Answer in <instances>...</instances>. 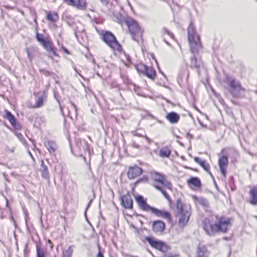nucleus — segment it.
<instances>
[{
	"instance_id": "f257e3e1",
	"label": "nucleus",
	"mask_w": 257,
	"mask_h": 257,
	"mask_svg": "<svg viewBox=\"0 0 257 257\" xmlns=\"http://www.w3.org/2000/svg\"><path fill=\"white\" fill-rule=\"evenodd\" d=\"M188 39L190 44V51L193 55L191 57L190 67L196 70L198 75H200V70L203 65L200 60H198L195 54H197L202 48L199 35L197 34L195 27L192 23L188 28Z\"/></svg>"
},
{
	"instance_id": "f03ea898",
	"label": "nucleus",
	"mask_w": 257,
	"mask_h": 257,
	"mask_svg": "<svg viewBox=\"0 0 257 257\" xmlns=\"http://www.w3.org/2000/svg\"><path fill=\"white\" fill-rule=\"evenodd\" d=\"M230 225V219L224 217H219L211 215L203 222V228L209 236L214 235L216 232H226Z\"/></svg>"
},
{
	"instance_id": "7ed1b4c3",
	"label": "nucleus",
	"mask_w": 257,
	"mask_h": 257,
	"mask_svg": "<svg viewBox=\"0 0 257 257\" xmlns=\"http://www.w3.org/2000/svg\"><path fill=\"white\" fill-rule=\"evenodd\" d=\"M136 200L140 208L145 211H150L154 214L157 217H163L167 218L169 221L171 220V214L166 211L161 210L155 207H153L147 204V200L142 195H137Z\"/></svg>"
},
{
	"instance_id": "20e7f679",
	"label": "nucleus",
	"mask_w": 257,
	"mask_h": 257,
	"mask_svg": "<svg viewBox=\"0 0 257 257\" xmlns=\"http://www.w3.org/2000/svg\"><path fill=\"white\" fill-rule=\"evenodd\" d=\"M176 212L180 215L178 220L179 226H185L188 222L191 215V206L184 204L180 199H178L176 201Z\"/></svg>"
},
{
	"instance_id": "39448f33",
	"label": "nucleus",
	"mask_w": 257,
	"mask_h": 257,
	"mask_svg": "<svg viewBox=\"0 0 257 257\" xmlns=\"http://www.w3.org/2000/svg\"><path fill=\"white\" fill-rule=\"evenodd\" d=\"M125 23L128 27L132 39L139 43L140 40L142 39L144 30L140 27L136 21L131 18H127L125 20Z\"/></svg>"
},
{
	"instance_id": "423d86ee",
	"label": "nucleus",
	"mask_w": 257,
	"mask_h": 257,
	"mask_svg": "<svg viewBox=\"0 0 257 257\" xmlns=\"http://www.w3.org/2000/svg\"><path fill=\"white\" fill-rule=\"evenodd\" d=\"M101 38L103 41L113 50L120 52L122 47L118 43L115 36L110 31H102Z\"/></svg>"
},
{
	"instance_id": "0eeeda50",
	"label": "nucleus",
	"mask_w": 257,
	"mask_h": 257,
	"mask_svg": "<svg viewBox=\"0 0 257 257\" xmlns=\"http://www.w3.org/2000/svg\"><path fill=\"white\" fill-rule=\"evenodd\" d=\"M143 241H147L151 246L163 253H166L169 249L168 245L164 242L156 239L152 236H145Z\"/></svg>"
},
{
	"instance_id": "6e6552de",
	"label": "nucleus",
	"mask_w": 257,
	"mask_h": 257,
	"mask_svg": "<svg viewBox=\"0 0 257 257\" xmlns=\"http://www.w3.org/2000/svg\"><path fill=\"white\" fill-rule=\"evenodd\" d=\"M3 116L10 122L12 126V129L14 131H18L22 130V126L20 122L17 120L15 116L10 111L5 109Z\"/></svg>"
},
{
	"instance_id": "1a4fd4ad",
	"label": "nucleus",
	"mask_w": 257,
	"mask_h": 257,
	"mask_svg": "<svg viewBox=\"0 0 257 257\" xmlns=\"http://www.w3.org/2000/svg\"><path fill=\"white\" fill-rule=\"evenodd\" d=\"M143 172V169L137 165L130 166L128 168L127 176L129 179L133 180L142 175Z\"/></svg>"
},
{
	"instance_id": "9d476101",
	"label": "nucleus",
	"mask_w": 257,
	"mask_h": 257,
	"mask_svg": "<svg viewBox=\"0 0 257 257\" xmlns=\"http://www.w3.org/2000/svg\"><path fill=\"white\" fill-rule=\"evenodd\" d=\"M152 177L154 181L161 184L160 186H164L168 188H170L172 187L171 183L168 180L165 179L162 174L155 172L152 173Z\"/></svg>"
},
{
	"instance_id": "9b49d317",
	"label": "nucleus",
	"mask_w": 257,
	"mask_h": 257,
	"mask_svg": "<svg viewBox=\"0 0 257 257\" xmlns=\"http://www.w3.org/2000/svg\"><path fill=\"white\" fill-rule=\"evenodd\" d=\"M121 205L125 209L133 208V201L129 192L120 196Z\"/></svg>"
},
{
	"instance_id": "f8f14e48",
	"label": "nucleus",
	"mask_w": 257,
	"mask_h": 257,
	"mask_svg": "<svg viewBox=\"0 0 257 257\" xmlns=\"http://www.w3.org/2000/svg\"><path fill=\"white\" fill-rule=\"evenodd\" d=\"M228 158L226 156H223L219 158L218 165L220 172L224 177H226V168L228 165Z\"/></svg>"
},
{
	"instance_id": "ddd939ff",
	"label": "nucleus",
	"mask_w": 257,
	"mask_h": 257,
	"mask_svg": "<svg viewBox=\"0 0 257 257\" xmlns=\"http://www.w3.org/2000/svg\"><path fill=\"white\" fill-rule=\"evenodd\" d=\"M189 187L193 190L201 188L202 184L200 179L197 177H191L187 180Z\"/></svg>"
},
{
	"instance_id": "4468645a",
	"label": "nucleus",
	"mask_w": 257,
	"mask_h": 257,
	"mask_svg": "<svg viewBox=\"0 0 257 257\" xmlns=\"http://www.w3.org/2000/svg\"><path fill=\"white\" fill-rule=\"evenodd\" d=\"M165 223L161 220L153 221L152 227L153 231L156 233H162L165 228Z\"/></svg>"
},
{
	"instance_id": "2eb2a0df",
	"label": "nucleus",
	"mask_w": 257,
	"mask_h": 257,
	"mask_svg": "<svg viewBox=\"0 0 257 257\" xmlns=\"http://www.w3.org/2000/svg\"><path fill=\"white\" fill-rule=\"evenodd\" d=\"M75 146L80 152H85L86 150L89 152V146L85 140H82L80 138L75 139Z\"/></svg>"
},
{
	"instance_id": "dca6fc26",
	"label": "nucleus",
	"mask_w": 257,
	"mask_h": 257,
	"mask_svg": "<svg viewBox=\"0 0 257 257\" xmlns=\"http://www.w3.org/2000/svg\"><path fill=\"white\" fill-rule=\"evenodd\" d=\"M210 251L206 246L200 244H198L196 251V257H208Z\"/></svg>"
},
{
	"instance_id": "f3484780",
	"label": "nucleus",
	"mask_w": 257,
	"mask_h": 257,
	"mask_svg": "<svg viewBox=\"0 0 257 257\" xmlns=\"http://www.w3.org/2000/svg\"><path fill=\"white\" fill-rule=\"evenodd\" d=\"M228 91L234 97H241L244 94L245 89L240 84Z\"/></svg>"
},
{
	"instance_id": "a211bd4d",
	"label": "nucleus",
	"mask_w": 257,
	"mask_h": 257,
	"mask_svg": "<svg viewBox=\"0 0 257 257\" xmlns=\"http://www.w3.org/2000/svg\"><path fill=\"white\" fill-rule=\"evenodd\" d=\"M225 81L228 86V91L240 84L233 77L228 75L225 76Z\"/></svg>"
},
{
	"instance_id": "6ab92c4d",
	"label": "nucleus",
	"mask_w": 257,
	"mask_h": 257,
	"mask_svg": "<svg viewBox=\"0 0 257 257\" xmlns=\"http://www.w3.org/2000/svg\"><path fill=\"white\" fill-rule=\"evenodd\" d=\"M249 202L252 205H257V187H251L249 192Z\"/></svg>"
},
{
	"instance_id": "aec40b11",
	"label": "nucleus",
	"mask_w": 257,
	"mask_h": 257,
	"mask_svg": "<svg viewBox=\"0 0 257 257\" xmlns=\"http://www.w3.org/2000/svg\"><path fill=\"white\" fill-rule=\"evenodd\" d=\"M44 146L46 147L51 155L54 154L58 149L56 143L52 140H48L44 143Z\"/></svg>"
},
{
	"instance_id": "412c9836",
	"label": "nucleus",
	"mask_w": 257,
	"mask_h": 257,
	"mask_svg": "<svg viewBox=\"0 0 257 257\" xmlns=\"http://www.w3.org/2000/svg\"><path fill=\"white\" fill-rule=\"evenodd\" d=\"M189 77V71L187 67L182 69L179 73L177 81L181 84L185 81L187 82Z\"/></svg>"
},
{
	"instance_id": "4be33fe9",
	"label": "nucleus",
	"mask_w": 257,
	"mask_h": 257,
	"mask_svg": "<svg viewBox=\"0 0 257 257\" xmlns=\"http://www.w3.org/2000/svg\"><path fill=\"white\" fill-rule=\"evenodd\" d=\"M43 48L48 52H52L54 56H58L55 48L54 47L52 42L49 39H47L45 43L42 44Z\"/></svg>"
},
{
	"instance_id": "5701e85b",
	"label": "nucleus",
	"mask_w": 257,
	"mask_h": 257,
	"mask_svg": "<svg viewBox=\"0 0 257 257\" xmlns=\"http://www.w3.org/2000/svg\"><path fill=\"white\" fill-rule=\"evenodd\" d=\"M41 169L40 171L42 174V177L43 179H46L48 182L50 181V173L48 169L47 166L45 165L44 162L43 160H41Z\"/></svg>"
},
{
	"instance_id": "b1692460",
	"label": "nucleus",
	"mask_w": 257,
	"mask_h": 257,
	"mask_svg": "<svg viewBox=\"0 0 257 257\" xmlns=\"http://www.w3.org/2000/svg\"><path fill=\"white\" fill-rule=\"evenodd\" d=\"M194 161L201 166L206 172L209 173L211 177L213 178V176L210 171V165L209 164L206 163L205 160H201L198 157H195Z\"/></svg>"
},
{
	"instance_id": "393cba45",
	"label": "nucleus",
	"mask_w": 257,
	"mask_h": 257,
	"mask_svg": "<svg viewBox=\"0 0 257 257\" xmlns=\"http://www.w3.org/2000/svg\"><path fill=\"white\" fill-rule=\"evenodd\" d=\"M166 118L171 123H176L179 120L180 115L175 112L172 111L167 113Z\"/></svg>"
},
{
	"instance_id": "a878e982",
	"label": "nucleus",
	"mask_w": 257,
	"mask_h": 257,
	"mask_svg": "<svg viewBox=\"0 0 257 257\" xmlns=\"http://www.w3.org/2000/svg\"><path fill=\"white\" fill-rule=\"evenodd\" d=\"M149 78L154 79L156 76V72L152 67H147L145 74Z\"/></svg>"
},
{
	"instance_id": "bb28decb",
	"label": "nucleus",
	"mask_w": 257,
	"mask_h": 257,
	"mask_svg": "<svg viewBox=\"0 0 257 257\" xmlns=\"http://www.w3.org/2000/svg\"><path fill=\"white\" fill-rule=\"evenodd\" d=\"M171 151L168 147H164L159 151V156L163 158H168L170 156Z\"/></svg>"
},
{
	"instance_id": "cd10ccee",
	"label": "nucleus",
	"mask_w": 257,
	"mask_h": 257,
	"mask_svg": "<svg viewBox=\"0 0 257 257\" xmlns=\"http://www.w3.org/2000/svg\"><path fill=\"white\" fill-rule=\"evenodd\" d=\"M74 248V245H72L69 246L67 249L63 250L62 256L63 257H72L73 248Z\"/></svg>"
},
{
	"instance_id": "c85d7f7f",
	"label": "nucleus",
	"mask_w": 257,
	"mask_h": 257,
	"mask_svg": "<svg viewBox=\"0 0 257 257\" xmlns=\"http://www.w3.org/2000/svg\"><path fill=\"white\" fill-rule=\"evenodd\" d=\"M47 19L52 22H56L59 19V16L57 13L49 12L47 15Z\"/></svg>"
},
{
	"instance_id": "c756f323",
	"label": "nucleus",
	"mask_w": 257,
	"mask_h": 257,
	"mask_svg": "<svg viewBox=\"0 0 257 257\" xmlns=\"http://www.w3.org/2000/svg\"><path fill=\"white\" fill-rule=\"evenodd\" d=\"M44 97L43 96H39L36 100V104L33 106V108H36L42 107L44 105Z\"/></svg>"
},
{
	"instance_id": "7c9ffc66",
	"label": "nucleus",
	"mask_w": 257,
	"mask_h": 257,
	"mask_svg": "<svg viewBox=\"0 0 257 257\" xmlns=\"http://www.w3.org/2000/svg\"><path fill=\"white\" fill-rule=\"evenodd\" d=\"M154 187L157 189L158 190L161 191L163 195V196L169 201H170V197L169 195L167 194V193L165 191L163 187L162 186H160V185H154Z\"/></svg>"
},
{
	"instance_id": "2f4dec72",
	"label": "nucleus",
	"mask_w": 257,
	"mask_h": 257,
	"mask_svg": "<svg viewBox=\"0 0 257 257\" xmlns=\"http://www.w3.org/2000/svg\"><path fill=\"white\" fill-rule=\"evenodd\" d=\"M37 257H46L45 250L41 248L40 245L37 243L36 244Z\"/></svg>"
},
{
	"instance_id": "473e14b6",
	"label": "nucleus",
	"mask_w": 257,
	"mask_h": 257,
	"mask_svg": "<svg viewBox=\"0 0 257 257\" xmlns=\"http://www.w3.org/2000/svg\"><path fill=\"white\" fill-rule=\"evenodd\" d=\"M36 39L41 45L45 43V42L48 39L43 34H40L38 32H37L36 34Z\"/></svg>"
},
{
	"instance_id": "72a5a7b5",
	"label": "nucleus",
	"mask_w": 257,
	"mask_h": 257,
	"mask_svg": "<svg viewBox=\"0 0 257 257\" xmlns=\"http://www.w3.org/2000/svg\"><path fill=\"white\" fill-rule=\"evenodd\" d=\"M14 134L15 136L18 138V139L20 140V141L24 144L26 143V140L24 139L23 135L21 133H18L17 131H14L13 129L11 128L10 129Z\"/></svg>"
},
{
	"instance_id": "f704fd0d",
	"label": "nucleus",
	"mask_w": 257,
	"mask_h": 257,
	"mask_svg": "<svg viewBox=\"0 0 257 257\" xmlns=\"http://www.w3.org/2000/svg\"><path fill=\"white\" fill-rule=\"evenodd\" d=\"M147 66L143 64H140L135 66L136 69L139 73L145 74V71L146 70Z\"/></svg>"
},
{
	"instance_id": "c9c22d12",
	"label": "nucleus",
	"mask_w": 257,
	"mask_h": 257,
	"mask_svg": "<svg viewBox=\"0 0 257 257\" xmlns=\"http://www.w3.org/2000/svg\"><path fill=\"white\" fill-rule=\"evenodd\" d=\"M77 7L78 8L83 10L86 8V0H77Z\"/></svg>"
},
{
	"instance_id": "e433bc0d",
	"label": "nucleus",
	"mask_w": 257,
	"mask_h": 257,
	"mask_svg": "<svg viewBox=\"0 0 257 257\" xmlns=\"http://www.w3.org/2000/svg\"><path fill=\"white\" fill-rule=\"evenodd\" d=\"M40 72L46 76H51L54 78L56 76V75L54 72L49 71L46 69H40Z\"/></svg>"
},
{
	"instance_id": "4c0bfd02",
	"label": "nucleus",
	"mask_w": 257,
	"mask_h": 257,
	"mask_svg": "<svg viewBox=\"0 0 257 257\" xmlns=\"http://www.w3.org/2000/svg\"><path fill=\"white\" fill-rule=\"evenodd\" d=\"M198 202L200 204L203 206L205 207H208L209 206V202L206 199L201 197L198 198Z\"/></svg>"
},
{
	"instance_id": "58836bf2",
	"label": "nucleus",
	"mask_w": 257,
	"mask_h": 257,
	"mask_svg": "<svg viewBox=\"0 0 257 257\" xmlns=\"http://www.w3.org/2000/svg\"><path fill=\"white\" fill-rule=\"evenodd\" d=\"M25 50L27 52L28 58L30 59V60L31 61L34 57V55L32 54L33 49L31 48H26Z\"/></svg>"
},
{
	"instance_id": "ea45409f",
	"label": "nucleus",
	"mask_w": 257,
	"mask_h": 257,
	"mask_svg": "<svg viewBox=\"0 0 257 257\" xmlns=\"http://www.w3.org/2000/svg\"><path fill=\"white\" fill-rule=\"evenodd\" d=\"M163 32L164 33L167 34L171 38L174 39V35H173V34L169 30H168L166 28H164L163 29Z\"/></svg>"
},
{
	"instance_id": "a19ab883",
	"label": "nucleus",
	"mask_w": 257,
	"mask_h": 257,
	"mask_svg": "<svg viewBox=\"0 0 257 257\" xmlns=\"http://www.w3.org/2000/svg\"><path fill=\"white\" fill-rule=\"evenodd\" d=\"M64 1L69 5L73 6H75L77 5V2L75 0H64Z\"/></svg>"
},
{
	"instance_id": "79ce46f5",
	"label": "nucleus",
	"mask_w": 257,
	"mask_h": 257,
	"mask_svg": "<svg viewBox=\"0 0 257 257\" xmlns=\"http://www.w3.org/2000/svg\"><path fill=\"white\" fill-rule=\"evenodd\" d=\"M148 178L147 177H144L136 181V182L135 183V185H137L139 184L140 183L142 182H148Z\"/></svg>"
},
{
	"instance_id": "37998d69",
	"label": "nucleus",
	"mask_w": 257,
	"mask_h": 257,
	"mask_svg": "<svg viewBox=\"0 0 257 257\" xmlns=\"http://www.w3.org/2000/svg\"><path fill=\"white\" fill-rule=\"evenodd\" d=\"M121 77L123 80V82L125 84H129V79L127 76L121 75Z\"/></svg>"
},
{
	"instance_id": "c03bdc74",
	"label": "nucleus",
	"mask_w": 257,
	"mask_h": 257,
	"mask_svg": "<svg viewBox=\"0 0 257 257\" xmlns=\"http://www.w3.org/2000/svg\"><path fill=\"white\" fill-rule=\"evenodd\" d=\"M60 46H61V49H60V50H62L66 54H70L69 51H68V50L67 48H66L65 47H64V46L62 44H61Z\"/></svg>"
},
{
	"instance_id": "a18cd8bd",
	"label": "nucleus",
	"mask_w": 257,
	"mask_h": 257,
	"mask_svg": "<svg viewBox=\"0 0 257 257\" xmlns=\"http://www.w3.org/2000/svg\"><path fill=\"white\" fill-rule=\"evenodd\" d=\"M15 149H16V147H13L12 148H10L9 146L6 147V151L8 152H10L11 153H14Z\"/></svg>"
},
{
	"instance_id": "49530a36",
	"label": "nucleus",
	"mask_w": 257,
	"mask_h": 257,
	"mask_svg": "<svg viewBox=\"0 0 257 257\" xmlns=\"http://www.w3.org/2000/svg\"><path fill=\"white\" fill-rule=\"evenodd\" d=\"M229 184L231 186V187H232L233 185H234V178L233 176H230L229 178Z\"/></svg>"
},
{
	"instance_id": "de8ad7c7",
	"label": "nucleus",
	"mask_w": 257,
	"mask_h": 257,
	"mask_svg": "<svg viewBox=\"0 0 257 257\" xmlns=\"http://www.w3.org/2000/svg\"><path fill=\"white\" fill-rule=\"evenodd\" d=\"M102 4L103 5H105L106 6H108V5L109 4V2L111 0H100Z\"/></svg>"
},
{
	"instance_id": "09e8293b",
	"label": "nucleus",
	"mask_w": 257,
	"mask_h": 257,
	"mask_svg": "<svg viewBox=\"0 0 257 257\" xmlns=\"http://www.w3.org/2000/svg\"><path fill=\"white\" fill-rule=\"evenodd\" d=\"M226 112L230 116H233V113L232 111V110L230 108H227L226 109Z\"/></svg>"
},
{
	"instance_id": "8fccbe9b",
	"label": "nucleus",
	"mask_w": 257,
	"mask_h": 257,
	"mask_svg": "<svg viewBox=\"0 0 257 257\" xmlns=\"http://www.w3.org/2000/svg\"><path fill=\"white\" fill-rule=\"evenodd\" d=\"M132 134L134 136H138L140 137H143V136L138 133L137 131H132L131 132Z\"/></svg>"
},
{
	"instance_id": "3c124183",
	"label": "nucleus",
	"mask_w": 257,
	"mask_h": 257,
	"mask_svg": "<svg viewBox=\"0 0 257 257\" xmlns=\"http://www.w3.org/2000/svg\"><path fill=\"white\" fill-rule=\"evenodd\" d=\"M0 124H3L5 126H6L7 128H8V129H11V127L6 123V122L5 121H3L1 119H0Z\"/></svg>"
},
{
	"instance_id": "603ef678",
	"label": "nucleus",
	"mask_w": 257,
	"mask_h": 257,
	"mask_svg": "<svg viewBox=\"0 0 257 257\" xmlns=\"http://www.w3.org/2000/svg\"><path fill=\"white\" fill-rule=\"evenodd\" d=\"M70 103L71 104V106L73 107L74 109L75 110L76 114H77V106H76V105L74 103H73L71 101L70 102Z\"/></svg>"
},
{
	"instance_id": "864d4df0",
	"label": "nucleus",
	"mask_w": 257,
	"mask_h": 257,
	"mask_svg": "<svg viewBox=\"0 0 257 257\" xmlns=\"http://www.w3.org/2000/svg\"><path fill=\"white\" fill-rule=\"evenodd\" d=\"M132 146L134 148L139 149L140 148V146L138 145L135 142H133Z\"/></svg>"
},
{
	"instance_id": "5fc2aeb1",
	"label": "nucleus",
	"mask_w": 257,
	"mask_h": 257,
	"mask_svg": "<svg viewBox=\"0 0 257 257\" xmlns=\"http://www.w3.org/2000/svg\"><path fill=\"white\" fill-rule=\"evenodd\" d=\"M96 257H104L103 253L100 251V249L99 250Z\"/></svg>"
},
{
	"instance_id": "6e6d98bb",
	"label": "nucleus",
	"mask_w": 257,
	"mask_h": 257,
	"mask_svg": "<svg viewBox=\"0 0 257 257\" xmlns=\"http://www.w3.org/2000/svg\"><path fill=\"white\" fill-rule=\"evenodd\" d=\"M28 153H29V156L31 157V158L32 159H33V160H34V158L33 156L32 155V153L30 151L28 152Z\"/></svg>"
},
{
	"instance_id": "4d7b16f0",
	"label": "nucleus",
	"mask_w": 257,
	"mask_h": 257,
	"mask_svg": "<svg viewBox=\"0 0 257 257\" xmlns=\"http://www.w3.org/2000/svg\"><path fill=\"white\" fill-rule=\"evenodd\" d=\"M145 138L146 139V140L148 141V142L149 143H150V142H151L150 139L148 137H147V136H145Z\"/></svg>"
},
{
	"instance_id": "13d9d810",
	"label": "nucleus",
	"mask_w": 257,
	"mask_h": 257,
	"mask_svg": "<svg viewBox=\"0 0 257 257\" xmlns=\"http://www.w3.org/2000/svg\"><path fill=\"white\" fill-rule=\"evenodd\" d=\"M48 242L49 243V244L51 246V247H52L53 245H52V243L51 242V241L50 240H49Z\"/></svg>"
},
{
	"instance_id": "bf43d9fd",
	"label": "nucleus",
	"mask_w": 257,
	"mask_h": 257,
	"mask_svg": "<svg viewBox=\"0 0 257 257\" xmlns=\"http://www.w3.org/2000/svg\"><path fill=\"white\" fill-rule=\"evenodd\" d=\"M48 242L49 243V244L51 246V247H52L53 245H52V243L51 242V241L50 240H49Z\"/></svg>"
},
{
	"instance_id": "052dcab7",
	"label": "nucleus",
	"mask_w": 257,
	"mask_h": 257,
	"mask_svg": "<svg viewBox=\"0 0 257 257\" xmlns=\"http://www.w3.org/2000/svg\"><path fill=\"white\" fill-rule=\"evenodd\" d=\"M73 68L74 69V70L75 71V72L77 73H78V71H77V70L76 68V67H73Z\"/></svg>"
},
{
	"instance_id": "680f3d73",
	"label": "nucleus",
	"mask_w": 257,
	"mask_h": 257,
	"mask_svg": "<svg viewBox=\"0 0 257 257\" xmlns=\"http://www.w3.org/2000/svg\"><path fill=\"white\" fill-rule=\"evenodd\" d=\"M164 41L168 45H169V44L167 41H166V40H164Z\"/></svg>"
},
{
	"instance_id": "e2e57ef3",
	"label": "nucleus",
	"mask_w": 257,
	"mask_h": 257,
	"mask_svg": "<svg viewBox=\"0 0 257 257\" xmlns=\"http://www.w3.org/2000/svg\"><path fill=\"white\" fill-rule=\"evenodd\" d=\"M148 251H149L150 253H151V251H150V250H149V249H148Z\"/></svg>"
},
{
	"instance_id": "0e129e2a",
	"label": "nucleus",
	"mask_w": 257,
	"mask_h": 257,
	"mask_svg": "<svg viewBox=\"0 0 257 257\" xmlns=\"http://www.w3.org/2000/svg\"><path fill=\"white\" fill-rule=\"evenodd\" d=\"M119 95L121 96V93H119Z\"/></svg>"
},
{
	"instance_id": "69168bd1",
	"label": "nucleus",
	"mask_w": 257,
	"mask_h": 257,
	"mask_svg": "<svg viewBox=\"0 0 257 257\" xmlns=\"http://www.w3.org/2000/svg\"><path fill=\"white\" fill-rule=\"evenodd\" d=\"M160 71L161 73H162L164 75V74L162 73V72H161V71Z\"/></svg>"
}]
</instances>
